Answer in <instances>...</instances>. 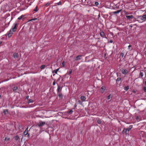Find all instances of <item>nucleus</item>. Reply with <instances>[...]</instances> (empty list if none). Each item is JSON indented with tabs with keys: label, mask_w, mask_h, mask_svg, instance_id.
<instances>
[{
	"label": "nucleus",
	"mask_w": 146,
	"mask_h": 146,
	"mask_svg": "<svg viewBox=\"0 0 146 146\" xmlns=\"http://www.w3.org/2000/svg\"><path fill=\"white\" fill-rule=\"evenodd\" d=\"M138 18L140 20L144 21L146 19V15H143L142 16H139Z\"/></svg>",
	"instance_id": "1"
},
{
	"label": "nucleus",
	"mask_w": 146,
	"mask_h": 146,
	"mask_svg": "<svg viewBox=\"0 0 146 146\" xmlns=\"http://www.w3.org/2000/svg\"><path fill=\"white\" fill-rule=\"evenodd\" d=\"M28 127H27L25 129V131L24 132V134L25 136H27L28 137L30 136L29 134L28 133Z\"/></svg>",
	"instance_id": "2"
},
{
	"label": "nucleus",
	"mask_w": 146,
	"mask_h": 146,
	"mask_svg": "<svg viewBox=\"0 0 146 146\" xmlns=\"http://www.w3.org/2000/svg\"><path fill=\"white\" fill-rule=\"evenodd\" d=\"M122 73L124 75H126L128 72V71L126 69H123L121 70Z\"/></svg>",
	"instance_id": "3"
},
{
	"label": "nucleus",
	"mask_w": 146,
	"mask_h": 146,
	"mask_svg": "<svg viewBox=\"0 0 146 146\" xmlns=\"http://www.w3.org/2000/svg\"><path fill=\"white\" fill-rule=\"evenodd\" d=\"M106 88L105 86H102L100 89V91L102 93H103L106 90Z\"/></svg>",
	"instance_id": "4"
},
{
	"label": "nucleus",
	"mask_w": 146,
	"mask_h": 146,
	"mask_svg": "<svg viewBox=\"0 0 146 146\" xmlns=\"http://www.w3.org/2000/svg\"><path fill=\"white\" fill-rule=\"evenodd\" d=\"M82 56V55H78L76 57L75 59V60L76 61H78L80 60L81 59V57Z\"/></svg>",
	"instance_id": "5"
},
{
	"label": "nucleus",
	"mask_w": 146,
	"mask_h": 146,
	"mask_svg": "<svg viewBox=\"0 0 146 146\" xmlns=\"http://www.w3.org/2000/svg\"><path fill=\"white\" fill-rule=\"evenodd\" d=\"M17 23L15 24V26L14 27L12 28V31L15 32L16 31L17 29Z\"/></svg>",
	"instance_id": "6"
},
{
	"label": "nucleus",
	"mask_w": 146,
	"mask_h": 146,
	"mask_svg": "<svg viewBox=\"0 0 146 146\" xmlns=\"http://www.w3.org/2000/svg\"><path fill=\"white\" fill-rule=\"evenodd\" d=\"M126 17L127 19L129 20L132 19L134 17L132 15H126Z\"/></svg>",
	"instance_id": "7"
},
{
	"label": "nucleus",
	"mask_w": 146,
	"mask_h": 146,
	"mask_svg": "<svg viewBox=\"0 0 146 146\" xmlns=\"http://www.w3.org/2000/svg\"><path fill=\"white\" fill-rule=\"evenodd\" d=\"M45 124L44 122L40 121L38 124V125L39 127H40L44 125Z\"/></svg>",
	"instance_id": "8"
},
{
	"label": "nucleus",
	"mask_w": 146,
	"mask_h": 146,
	"mask_svg": "<svg viewBox=\"0 0 146 146\" xmlns=\"http://www.w3.org/2000/svg\"><path fill=\"white\" fill-rule=\"evenodd\" d=\"M13 34V33L12 31H11V30H10L9 33L8 34V35L9 38L11 37Z\"/></svg>",
	"instance_id": "9"
},
{
	"label": "nucleus",
	"mask_w": 146,
	"mask_h": 146,
	"mask_svg": "<svg viewBox=\"0 0 146 146\" xmlns=\"http://www.w3.org/2000/svg\"><path fill=\"white\" fill-rule=\"evenodd\" d=\"M62 88L60 86H58L57 88V91L58 93H61Z\"/></svg>",
	"instance_id": "10"
},
{
	"label": "nucleus",
	"mask_w": 146,
	"mask_h": 146,
	"mask_svg": "<svg viewBox=\"0 0 146 146\" xmlns=\"http://www.w3.org/2000/svg\"><path fill=\"white\" fill-rule=\"evenodd\" d=\"M122 11V9H120L119 10H117L116 11H114L112 12V13L113 14H118L120 12Z\"/></svg>",
	"instance_id": "11"
},
{
	"label": "nucleus",
	"mask_w": 146,
	"mask_h": 146,
	"mask_svg": "<svg viewBox=\"0 0 146 146\" xmlns=\"http://www.w3.org/2000/svg\"><path fill=\"white\" fill-rule=\"evenodd\" d=\"M18 54L17 53H15L13 54V57L14 58H16L18 57Z\"/></svg>",
	"instance_id": "12"
},
{
	"label": "nucleus",
	"mask_w": 146,
	"mask_h": 146,
	"mask_svg": "<svg viewBox=\"0 0 146 146\" xmlns=\"http://www.w3.org/2000/svg\"><path fill=\"white\" fill-rule=\"evenodd\" d=\"M133 127V126L132 125H130L129 127L127 128L126 129V130L127 131H129L131 129H132Z\"/></svg>",
	"instance_id": "13"
},
{
	"label": "nucleus",
	"mask_w": 146,
	"mask_h": 146,
	"mask_svg": "<svg viewBox=\"0 0 146 146\" xmlns=\"http://www.w3.org/2000/svg\"><path fill=\"white\" fill-rule=\"evenodd\" d=\"M100 36L103 38H104L105 34L103 31L101 32L100 33Z\"/></svg>",
	"instance_id": "14"
},
{
	"label": "nucleus",
	"mask_w": 146,
	"mask_h": 146,
	"mask_svg": "<svg viewBox=\"0 0 146 146\" xmlns=\"http://www.w3.org/2000/svg\"><path fill=\"white\" fill-rule=\"evenodd\" d=\"M86 97L84 96H82L80 97V99L81 100L83 101H84L86 99Z\"/></svg>",
	"instance_id": "15"
},
{
	"label": "nucleus",
	"mask_w": 146,
	"mask_h": 146,
	"mask_svg": "<svg viewBox=\"0 0 146 146\" xmlns=\"http://www.w3.org/2000/svg\"><path fill=\"white\" fill-rule=\"evenodd\" d=\"M3 113L5 115L7 114L8 113V110H6L3 111Z\"/></svg>",
	"instance_id": "16"
},
{
	"label": "nucleus",
	"mask_w": 146,
	"mask_h": 146,
	"mask_svg": "<svg viewBox=\"0 0 146 146\" xmlns=\"http://www.w3.org/2000/svg\"><path fill=\"white\" fill-rule=\"evenodd\" d=\"M18 89V87L17 86H15L13 88V90L14 92H16V91Z\"/></svg>",
	"instance_id": "17"
},
{
	"label": "nucleus",
	"mask_w": 146,
	"mask_h": 146,
	"mask_svg": "<svg viewBox=\"0 0 146 146\" xmlns=\"http://www.w3.org/2000/svg\"><path fill=\"white\" fill-rule=\"evenodd\" d=\"M59 94L58 96L59 98H60L61 99H62V95L61 93H58Z\"/></svg>",
	"instance_id": "18"
},
{
	"label": "nucleus",
	"mask_w": 146,
	"mask_h": 146,
	"mask_svg": "<svg viewBox=\"0 0 146 146\" xmlns=\"http://www.w3.org/2000/svg\"><path fill=\"white\" fill-rule=\"evenodd\" d=\"M15 139L16 140H18L19 139V138L18 135L14 137Z\"/></svg>",
	"instance_id": "19"
},
{
	"label": "nucleus",
	"mask_w": 146,
	"mask_h": 146,
	"mask_svg": "<svg viewBox=\"0 0 146 146\" xmlns=\"http://www.w3.org/2000/svg\"><path fill=\"white\" fill-rule=\"evenodd\" d=\"M127 131L126 129H124L122 131V132L123 134L125 133L126 134H127Z\"/></svg>",
	"instance_id": "20"
},
{
	"label": "nucleus",
	"mask_w": 146,
	"mask_h": 146,
	"mask_svg": "<svg viewBox=\"0 0 146 146\" xmlns=\"http://www.w3.org/2000/svg\"><path fill=\"white\" fill-rule=\"evenodd\" d=\"M46 67V65H42L40 66V69H43L45 68Z\"/></svg>",
	"instance_id": "21"
},
{
	"label": "nucleus",
	"mask_w": 146,
	"mask_h": 146,
	"mask_svg": "<svg viewBox=\"0 0 146 146\" xmlns=\"http://www.w3.org/2000/svg\"><path fill=\"white\" fill-rule=\"evenodd\" d=\"M73 112V111L72 110H71L70 111H68V113L69 115H70V114H72V113Z\"/></svg>",
	"instance_id": "22"
},
{
	"label": "nucleus",
	"mask_w": 146,
	"mask_h": 146,
	"mask_svg": "<svg viewBox=\"0 0 146 146\" xmlns=\"http://www.w3.org/2000/svg\"><path fill=\"white\" fill-rule=\"evenodd\" d=\"M129 89V87L128 86H125L124 88V90H127Z\"/></svg>",
	"instance_id": "23"
},
{
	"label": "nucleus",
	"mask_w": 146,
	"mask_h": 146,
	"mask_svg": "<svg viewBox=\"0 0 146 146\" xmlns=\"http://www.w3.org/2000/svg\"><path fill=\"white\" fill-rule=\"evenodd\" d=\"M112 97V96L110 95H109L107 97V99L108 100L110 99Z\"/></svg>",
	"instance_id": "24"
},
{
	"label": "nucleus",
	"mask_w": 146,
	"mask_h": 146,
	"mask_svg": "<svg viewBox=\"0 0 146 146\" xmlns=\"http://www.w3.org/2000/svg\"><path fill=\"white\" fill-rule=\"evenodd\" d=\"M120 56H121L122 57H124V58L125 57V56H124V54L122 52L121 53Z\"/></svg>",
	"instance_id": "25"
},
{
	"label": "nucleus",
	"mask_w": 146,
	"mask_h": 146,
	"mask_svg": "<svg viewBox=\"0 0 146 146\" xmlns=\"http://www.w3.org/2000/svg\"><path fill=\"white\" fill-rule=\"evenodd\" d=\"M97 122L98 124H100L101 123L102 121L100 119H98L97 121Z\"/></svg>",
	"instance_id": "26"
},
{
	"label": "nucleus",
	"mask_w": 146,
	"mask_h": 146,
	"mask_svg": "<svg viewBox=\"0 0 146 146\" xmlns=\"http://www.w3.org/2000/svg\"><path fill=\"white\" fill-rule=\"evenodd\" d=\"M139 75L141 77H142L143 76V73L141 72L140 73Z\"/></svg>",
	"instance_id": "27"
},
{
	"label": "nucleus",
	"mask_w": 146,
	"mask_h": 146,
	"mask_svg": "<svg viewBox=\"0 0 146 146\" xmlns=\"http://www.w3.org/2000/svg\"><path fill=\"white\" fill-rule=\"evenodd\" d=\"M72 70H70L69 71V74H68V73H67L66 74H71L72 73Z\"/></svg>",
	"instance_id": "28"
},
{
	"label": "nucleus",
	"mask_w": 146,
	"mask_h": 146,
	"mask_svg": "<svg viewBox=\"0 0 146 146\" xmlns=\"http://www.w3.org/2000/svg\"><path fill=\"white\" fill-rule=\"evenodd\" d=\"M10 139V138H7V137H5V139H4V140L5 141H9V140Z\"/></svg>",
	"instance_id": "29"
},
{
	"label": "nucleus",
	"mask_w": 146,
	"mask_h": 146,
	"mask_svg": "<svg viewBox=\"0 0 146 146\" xmlns=\"http://www.w3.org/2000/svg\"><path fill=\"white\" fill-rule=\"evenodd\" d=\"M23 15H22L21 16L19 17L18 18V20H20L23 17Z\"/></svg>",
	"instance_id": "30"
},
{
	"label": "nucleus",
	"mask_w": 146,
	"mask_h": 146,
	"mask_svg": "<svg viewBox=\"0 0 146 146\" xmlns=\"http://www.w3.org/2000/svg\"><path fill=\"white\" fill-rule=\"evenodd\" d=\"M33 102V100H29V101H28V103H31L32 102Z\"/></svg>",
	"instance_id": "31"
},
{
	"label": "nucleus",
	"mask_w": 146,
	"mask_h": 146,
	"mask_svg": "<svg viewBox=\"0 0 146 146\" xmlns=\"http://www.w3.org/2000/svg\"><path fill=\"white\" fill-rule=\"evenodd\" d=\"M34 11L36 12L38 11L37 10V7H36L34 10Z\"/></svg>",
	"instance_id": "32"
},
{
	"label": "nucleus",
	"mask_w": 146,
	"mask_h": 146,
	"mask_svg": "<svg viewBox=\"0 0 146 146\" xmlns=\"http://www.w3.org/2000/svg\"><path fill=\"white\" fill-rule=\"evenodd\" d=\"M121 80V78H118L116 80V81H119Z\"/></svg>",
	"instance_id": "33"
},
{
	"label": "nucleus",
	"mask_w": 146,
	"mask_h": 146,
	"mask_svg": "<svg viewBox=\"0 0 146 146\" xmlns=\"http://www.w3.org/2000/svg\"><path fill=\"white\" fill-rule=\"evenodd\" d=\"M53 73H55L56 74H57V72L56 70H54L52 71Z\"/></svg>",
	"instance_id": "34"
},
{
	"label": "nucleus",
	"mask_w": 146,
	"mask_h": 146,
	"mask_svg": "<svg viewBox=\"0 0 146 146\" xmlns=\"http://www.w3.org/2000/svg\"><path fill=\"white\" fill-rule=\"evenodd\" d=\"M77 106L76 104H75L74 106V109H75L76 108Z\"/></svg>",
	"instance_id": "35"
},
{
	"label": "nucleus",
	"mask_w": 146,
	"mask_h": 146,
	"mask_svg": "<svg viewBox=\"0 0 146 146\" xmlns=\"http://www.w3.org/2000/svg\"><path fill=\"white\" fill-rule=\"evenodd\" d=\"M95 4L96 5L98 6L99 4V3L98 2H96L95 3Z\"/></svg>",
	"instance_id": "36"
},
{
	"label": "nucleus",
	"mask_w": 146,
	"mask_h": 146,
	"mask_svg": "<svg viewBox=\"0 0 146 146\" xmlns=\"http://www.w3.org/2000/svg\"><path fill=\"white\" fill-rule=\"evenodd\" d=\"M62 66L64 67L65 66V62L63 61L62 62Z\"/></svg>",
	"instance_id": "37"
},
{
	"label": "nucleus",
	"mask_w": 146,
	"mask_h": 146,
	"mask_svg": "<svg viewBox=\"0 0 146 146\" xmlns=\"http://www.w3.org/2000/svg\"><path fill=\"white\" fill-rule=\"evenodd\" d=\"M143 90L145 92H146V88L145 87H143Z\"/></svg>",
	"instance_id": "38"
},
{
	"label": "nucleus",
	"mask_w": 146,
	"mask_h": 146,
	"mask_svg": "<svg viewBox=\"0 0 146 146\" xmlns=\"http://www.w3.org/2000/svg\"><path fill=\"white\" fill-rule=\"evenodd\" d=\"M57 4H58V5H59L61 4V2H60L59 3H57Z\"/></svg>",
	"instance_id": "39"
},
{
	"label": "nucleus",
	"mask_w": 146,
	"mask_h": 146,
	"mask_svg": "<svg viewBox=\"0 0 146 146\" xmlns=\"http://www.w3.org/2000/svg\"><path fill=\"white\" fill-rule=\"evenodd\" d=\"M78 103H79L80 104H82V102L81 101L79 100L78 102Z\"/></svg>",
	"instance_id": "40"
},
{
	"label": "nucleus",
	"mask_w": 146,
	"mask_h": 146,
	"mask_svg": "<svg viewBox=\"0 0 146 146\" xmlns=\"http://www.w3.org/2000/svg\"><path fill=\"white\" fill-rule=\"evenodd\" d=\"M113 42V41L111 39L109 41V42L110 43H112Z\"/></svg>",
	"instance_id": "41"
},
{
	"label": "nucleus",
	"mask_w": 146,
	"mask_h": 146,
	"mask_svg": "<svg viewBox=\"0 0 146 146\" xmlns=\"http://www.w3.org/2000/svg\"><path fill=\"white\" fill-rule=\"evenodd\" d=\"M131 47V45H129L128 46V49H130V48Z\"/></svg>",
	"instance_id": "42"
},
{
	"label": "nucleus",
	"mask_w": 146,
	"mask_h": 146,
	"mask_svg": "<svg viewBox=\"0 0 146 146\" xmlns=\"http://www.w3.org/2000/svg\"><path fill=\"white\" fill-rule=\"evenodd\" d=\"M37 19V18H34L31 20H35Z\"/></svg>",
	"instance_id": "43"
},
{
	"label": "nucleus",
	"mask_w": 146,
	"mask_h": 146,
	"mask_svg": "<svg viewBox=\"0 0 146 146\" xmlns=\"http://www.w3.org/2000/svg\"><path fill=\"white\" fill-rule=\"evenodd\" d=\"M55 84V81H54L53 83V85H54Z\"/></svg>",
	"instance_id": "44"
},
{
	"label": "nucleus",
	"mask_w": 146,
	"mask_h": 146,
	"mask_svg": "<svg viewBox=\"0 0 146 146\" xmlns=\"http://www.w3.org/2000/svg\"><path fill=\"white\" fill-rule=\"evenodd\" d=\"M29 98V96H27L26 97V99H28Z\"/></svg>",
	"instance_id": "45"
},
{
	"label": "nucleus",
	"mask_w": 146,
	"mask_h": 146,
	"mask_svg": "<svg viewBox=\"0 0 146 146\" xmlns=\"http://www.w3.org/2000/svg\"><path fill=\"white\" fill-rule=\"evenodd\" d=\"M59 70V68H58L56 70V71H57V72Z\"/></svg>",
	"instance_id": "46"
},
{
	"label": "nucleus",
	"mask_w": 146,
	"mask_h": 146,
	"mask_svg": "<svg viewBox=\"0 0 146 146\" xmlns=\"http://www.w3.org/2000/svg\"><path fill=\"white\" fill-rule=\"evenodd\" d=\"M144 54H145V55L146 56V51H145L144 52Z\"/></svg>",
	"instance_id": "47"
},
{
	"label": "nucleus",
	"mask_w": 146,
	"mask_h": 146,
	"mask_svg": "<svg viewBox=\"0 0 146 146\" xmlns=\"http://www.w3.org/2000/svg\"><path fill=\"white\" fill-rule=\"evenodd\" d=\"M49 3H47L46 4L47 5H49Z\"/></svg>",
	"instance_id": "48"
},
{
	"label": "nucleus",
	"mask_w": 146,
	"mask_h": 146,
	"mask_svg": "<svg viewBox=\"0 0 146 146\" xmlns=\"http://www.w3.org/2000/svg\"><path fill=\"white\" fill-rule=\"evenodd\" d=\"M2 43V42H1V41H0V44H1Z\"/></svg>",
	"instance_id": "49"
},
{
	"label": "nucleus",
	"mask_w": 146,
	"mask_h": 146,
	"mask_svg": "<svg viewBox=\"0 0 146 146\" xmlns=\"http://www.w3.org/2000/svg\"><path fill=\"white\" fill-rule=\"evenodd\" d=\"M136 20L137 21H138L139 22V20Z\"/></svg>",
	"instance_id": "50"
},
{
	"label": "nucleus",
	"mask_w": 146,
	"mask_h": 146,
	"mask_svg": "<svg viewBox=\"0 0 146 146\" xmlns=\"http://www.w3.org/2000/svg\"><path fill=\"white\" fill-rule=\"evenodd\" d=\"M145 85H146V80L145 81Z\"/></svg>",
	"instance_id": "51"
},
{
	"label": "nucleus",
	"mask_w": 146,
	"mask_h": 146,
	"mask_svg": "<svg viewBox=\"0 0 146 146\" xmlns=\"http://www.w3.org/2000/svg\"><path fill=\"white\" fill-rule=\"evenodd\" d=\"M54 75H55V74H53V76H54Z\"/></svg>",
	"instance_id": "52"
}]
</instances>
